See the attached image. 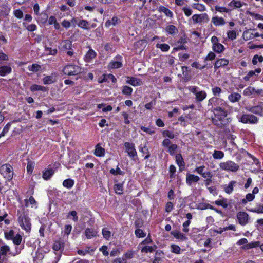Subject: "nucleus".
<instances>
[{
    "instance_id": "6e6552de",
    "label": "nucleus",
    "mask_w": 263,
    "mask_h": 263,
    "mask_svg": "<svg viewBox=\"0 0 263 263\" xmlns=\"http://www.w3.org/2000/svg\"><path fill=\"white\" fill-rule=\"evenodd\" d=\"M124 146L125 147V152L132 160H136L138 159L137 152L134 143L126 142L124 143Z\"/></svg>"
},
{
    "instance_id": "6e6d98bb",
    "label": "nucleus",
    "mask_w": 263,
    "mask_h": 263,
    "mask_svg": "<svg viewBox=\"0 0 263 263\" xmlns=\"http://www.w3.org/2000/svg\"><path fill=\"white\" fill-rule=\"evenodd\" d=\"M30 90L32 91H39V90H41L42 91H46V88L44 86L34 84V85H32L30 87Z\"/></svg>"
},
{
    "instance_id": "ddd939ff",
    "label": "nucleus",
    "mask_w": 263,
    "mask_h": 263,
    "mask_svg": "<svg viewBox=\"0 0 263 263\" xmlns=\"http://www.w3.org/2000/svg\"><path fill=\"white\" fill-rule=\"evenodd\" d=\"M175 161L179 167V171L182 172L185 169V164L181 153L177 154L175 155Z\"/></svg>"
},
{
    "instance_id": "58836bf2",
    "label": "nucleus",
    "mask_w": 263,
    "mask_h": 263,
    "mask_svg": "<svg viewBox=\"0 0 263 263\" xmlns=\"http://www.w3.org/2000/svg\"><path fill=\"white\" fill-rule=\"evenodd\" d=\"M89 22L87 20H80L78 23V26L79 27H80V28H81L83 29H85V30L89 29Z\"/></svg>"
},
{
    "instance_id": "39448f33",
    "label": "nucleus",
    "mask_w": 263,
    "mask_h": 263,
    "mask_svg": "<svg viewBox=\"0 0 263 263\" xmlns=\"http://www.w3.org/2000/svg\"><path fill=\"white\" fill-rule=\"evenodd\" d=\"M219 166L222 170L228 172H236L239 169V165L231 160L220 163Z\"/></svg>"
},
{
    "instance_id": "423d86ee",
    "label": "nucleus",
    "mask_w": 263,
    "mask_h": 263,
    "mask_svg": "<svg viewBox=\"0 0 263 263\" xmlns=\"http://www.w3.org/2000/svg\"><path fill=\"white\" fill-rule=\"evenodd\" d=\"M0 174L8 180H11L13 176V170L9 164H5L0 167Z\"/></svg>"
},
{
    "instance_id": "20e7f679",
    "label": "nucleus",
    "mask_w": 263,
    "mask_h": 263,
    "mask_svg": "<svg viewBox=\"0 0 263 263\" xmlns=\"http://www.w3.org/2000/svg\"><path fill=\"white\" fill-rule=\"evenodd\" d=\"M189 91L195 95L196 101L200 102L203 101L207 96L204 90H199V88L197 86H190L189 87Z\"/></svg>"
},
{
    "instance_id": "f3484780",
    "label": "nucleus",
    "mask_w": 263,
    "mask_h": 263,
    "mask_svg": "<svg viewBox=\"0 0 263 263\" xmlns=\"http://www.w3.org/2000/svg\"><path fill=\"white\" fill-rule=\"evenodd\" d=\"M127 80H126V83L132 85L133 86L136 87L142 84L141 80L140 79L131 76L127 77Z\"/></svg>"
},
{
    "instance_id": "864d4df0",
    "label": "nucleus",
    "mask_w": 263,
    "mask_h": 263,
    "mask_svg": "<svg viewBox=\"0 0 263 263\" xmlns=\"http://www.w3.org/2000/svg\"><path fill=\"white\" fill-rule=\"evenodd\" d=\"M102 234L103 235V237L107 240H109L110 239L111 237V232L107 230V228H104L102 230Z\"/></svg>"
},
{
    "instance_id": "09e8293b",
    "label": "nucleus",
    "mask_w": 263,
    "mask_h": 263,
    "mask_svg": "<svg viewBox=\"0 0 263 263\" xmlns=\"http://www.w3.org/2000/svg\"><path fill=\"white\" fill-rule=\"evenodd\" d=\"M64 243L60 240L55 241L53 246V249L55 251L60 250L61 249H64Z\"/></svg>"
},
{
    "instance_id": "0eeeda50",
    "label": "nucleus",
    "mask_w": 263,
    "mask_h": 263,
    "mask_svg": "<svg viewBox=\"0 0 263 263\" xmlns=\"http://www.w3.org/2000/svg\"><path fill=\"white\" fill-rule=\"evenodd\" d=\"M238 121L243 124H255L258 122L259 119L253 114H243L239 119Z\"/></svg>"
},
{
    "instance_id": "680f3d73",
    "label": "nucleus",
    "mask_w": 263,
    "mask_h": 263,
    "mask_svg": "<svg viewBox=\"0 0 263 263\" xmlns=\"http://www.w3.org/2000/svg\"><path fill=\"white\" fill-rule=\"evenodd\" d=\"M171 248L172 252L177 254L181 253V248L178 245L172 244L171 246Z\"/></svg>"
},
{
    "instance_id": "f8f14e48",
    "label": "nucleus",
    "mask_w": 263,
    "mask_h": 263,
    "mask_svg": "<svg viewBox=\"0 0 263 263\" xmlns=\"http://www.w3.org/2000/svg\"><path fill=\"white\" fill-rule=\"evenodd\" d=\"M200 180V177L194 174L187 173L186 175V183L189 186H191L193 183H197Z\"/></svg>"
},
{
    "instance_id": "a18cd8bd",
    "label": "nucleus",
    "mask_w": 263,
    "mask_h": 263,
    "mask_svg": "<svg viewBox=\"0 0 263 263\" xmlns=\"http://www.w3.org/2000/svg\"><path fill=\"white\" fill-rule=\"evenodd\" d=\"M133 89L132 87L125 85L123 86L122 89V94L126 96H130L133 92Z\"/></svg>"
},
{
    "instance_id": "473e14b6",
    "label": "nucleus",
    "mask_w": 263,
    "mask_h": 263,
    "mask_svg": "<svg viewBox=\"0 0 263 263\" xmlns=\"http://www.w3.org/2000/svg\"><path fill=\"white\" fill-rule=\"evenodd\" d=\"M255 88L254 87L249 86L244 89L243 94L245 96H253V97H255Z\"/></svg>"
},
{
    "instance_id": "0e129e2a",
    "label": "nucleus",
    "mask_w": 263,
    "mask_h": 263,
    "mask_svg": "<svg viewBox=\"0 0 263 263\" xmlns=\"http://www.w3.org/2000/svg\"><path fill=\"white\" fill-rule=\"evenodd\" d=\"M22 239V236L19 234H17L15 236H14V237H13L12 240L13 241L14 244L16 245H19L21 243Z\"/></svg>"
},
{
    "instance_id": "de8ad7c7",
    "label": "nucleus",
    "mask_w": 263,
    "mask_h": 263,
    "mask_svg": "<svg viewBox=\"0 0 263 263\" xmlns=\"http://www.w3.org/2000/svg\"><path fill=\"white\" fill-rule=\"evenodd\" d=\"M197 209L198 210H204L206 209H213V206L211 205L209 203L202 202L199 204Z\"/></svg>"
},
{
    "instance_id": "bb28decb",
    "label": "nucleus",
    "mask_w": 263,
    "mask_h": 263,
    "mask_svg": "<svg viewBox=\"0 0 263 263\" xmlns=\"http://www.w3.org/2000/svg\"><path fill=\"white\" fill-rule=\"evenodd\" d=\"M212 23L215 26H219L224 25L226 22L222 17L214 16L212 18Z\"/></svg>"
},
{
    "instance_id": "e2e57ef3",
    "label": "nucleus",
    "mask_w": 263,
    "mask_h": 263,
    "mask_svg": "<svg viewBox=\"0 0 263 263\" xmlns=\"http://www.w3.org/2000/svg\"><path fill=\"white\" fill-rule=\"evenodd\" d=\"M176 171V168L175 166L173 164H171L169 166V175L171 179L175 178V174Z\"/></svg>"
},
{
    "instance_id": "4d7b16f0",
    "label": "nucleus",
    "mask_w": 263,
    "mask_h": 263,
    "mask_svg": "<svg viewBox=\"0 0 263 263\" xmlns=\"http://www.w3.org/2000/svg\"><path fill=\"white\" fill-rule=\"evenodd\" d=\"M156 47L160 48L162 51L166 52L169 50L170 47L167 44H157Z\"/></svg>"
},
{
    "instance_id": "603ef678",
    "label": "nucleus",
    "mask_w": 263,
    "mask_h": 263,
    "mask_svg": "<svg viewBox=\"0 0 263 263\" xmlns=\"http://www.w3.org/2000/svg\"><path fill=\"white\" fill-rule=\"evenodd\" d=\"M135 234L137 238H144L146 236V234L141 229H136L135 230Z\"/></svg>"
},
{
    "instance_id": "49530a36",
    "label": "nucleus",
    "mask_w": 263,
    "mask_h": 263,
    "mask_svg": "<svg viewBox=\"0 0 263 263\" xmlns=\"http://www.w3.org/2000/svg\"><path fill=\"white\" fill-rule=\"evenodd\" d=\"M71 217H72V219L74 222H78V216L76 211H70L67 214V218H71Z\"/></svg>"
},
{
    "instance_id": "b1692460",
    "label": "nucleus",
    "mask_w": 263,
    "mask_h": 263,
    "mask_svg": "<svg viewBox=\"0 0 263 263\" xmlns=\"http://www.w3.org/2000/svg\"><path fill=\"white\" fill-rule=\"evenodd\" d=\"M207 17V14L206 13H204L202 14H194L192 16V18L195 23H200Z\"/></svg>"
},
{
    "instance_id": "72a5a7b5",
    "label": "nucleus",
    "mask_w": 263,
    "mask_h": 263,
    "mask_svg": "<svg viewBox=\"0 0 263 263\" xmlns=\"http://www.w3.org/2000/svg\"><path fill=\"white\" fill-rule=\"evenodd\" d=\"M236 181H231L229 182V184H228V185H226L224 187V192L227 193V194H231L233 191V190H234V186L235 185V184H236Z\"/></svg>"
},
{
    "instance_id": "393cba45",
    "label": "nucleus",
    "mask_w": 263,
    "mask_h": 263,
    "mask_svg": "<svg viewBox=\"0 0 263 263\" xmlns=\"http://www.w3.org/2000/svg\"><path fill=\"white\" fill-rule=\"evenodd\" d=\"M241 98L240 94L237 92H233L228 96V100L231 103L238 102Z\"/></svg>"
},
{
    "instance_id": "8fccbe9b",
    "label": "nucleus",
    "mask_w": 263,
    "mask_h": 263,
    "mask_svg": "<svg viewBox=\"0 0 263 263\" xmlns=\"http://www.w3.org/2000/svg\"><path fill=\"white\" fill-rule=\"evenodd\" d=\"M215 9L216 11L220 13H230L231 11L230 9L223 6H215Z\"/></svg>"
},
{
    "instance_id": "338daca9",
    "label": "nucleus",
    "mask_w": 263,
    "mask_h": 263,
    "mask_svg": "<svg viewBox=\"0 0 263 263\" xmlns=\"http://www.w3.org/2000/svg\"><path fill=\"white\" fill-rule=\"evenodd\" d=\"M227 37L228 39L233 41L236 39L237 37V33L236 31L235 30H231L227 32Z\"/></svg>"
},
{
    "instance_id": "c756f323",
    "label": "nucleus",
    "mask_w": 263,
    "mask_h": 263,
    "mask_svg": "<svg viewBox=\"0 0 263 263\" xmlns=\"http://www.w3.org/2000/svg\"><path fill=\"white\" fill-rule=\"evenodd\" d=\"M254 31V29H249L245 30L243 33L244 39H245L246 40H249L254 38V36H253V32Z\"/></svg>"
},
{
    "instance_id": "6ab92c4d",
    "label": "nucleus",
    "mask_w": 263,
    "mask_h": 263,
    "mask_svg": "<svg viewBox=\"0 0 263 263\" xmlns=\"http://www.w3.org/2000/svg\"><path fill=\"white\" fill-rule=\"evenodd\" d=\"M105 149L101 146V144L100 143H98L95 146L94 155L97 157H102L105 155Z\"/></svg>"
},
{
    "instance_id": "c9c22d12",
    "label": "nucleus",
    "mask_w": 263,
    "mask_h": 263,
    "mask_svg": "<svg viewBox=\"0 0 263 263\" xmlns=\"http://www.w3.org/2000/svg\"><path fill=\"white\" fill-rule=\"evenodd\" d=\"M260 246L259 241H254L249 243H247L246 245L242 247V248L245 250H249L254 248H257Z\"/></svg>"
},
{
    "instance_id": "4c0bfd02",
    "label": "nucleus",
    "mask_w": 263,
    "mask_h": 263,
    "mask_svg": "<svg viewBox=\"0 0 263 263\" xmlns=\"http://www.w3.org/2000/svg\"><path fill=\"white\" fill-rule=\"evenodd\" d=\"M213 203L218 206H221L224 209H226L228 206V204L227 203V199L223 198L221 200H217L215 201Z\"/></svg>"
},
{
    "instance_id": "bf43d9fd",
    "label": "nucleus",
    "mask_w": 263,
    "mask_h": 263,
    "mask_svg": "<svg viewBox=\"0 0 263 263\" xmlns=\"http://www.w3.org/2000/svg\"><path fill=\"white\" fill-rule=\"evenodd\" d=\"M41 68V66L37 64H33L31 66H28V69L29 71L32 72H37Z\"/></svg>"
},
{
    "instance_id": "774afa93",
    "label": "nucleus",
    "mask_w": 263,
    "mask_h": 263,
    "mask_svg": "<svg viewBox=\"0 0 263 263\" xmlns=\"http://www.w3.org/2000/svg\"><path fill=\"white\" fill-rule=\"evenodd\" d=\"M135 227L136 229H141L144 225V221L141 218H138L135 221Z\"/></svg>"
},
{
    "instance_id": "2f4dec72",
    "label": "nucleus",
    "mask_w": 263,
    "mask_h": 263,
    "mask_svg": "<svg viewBox=\"0 0 263 263\" xmlns=\"http://www.w3.org/2000/svg\"><path fill=\"white\" fill-rule=\"evenodd\" d=\"M120 22V21L117 16H114L111 20H107L105 23L106 27H109L111 25L115 26L116 24Z\"/></svg>"
},
{
    "instance_id": "69168bd1",
    "label": "nucleus",
    "mask_w": 263,
    "mask_h": 263,
    "mask_svg": "<svg viewBox=\"0 0 263 263\" xmlns=\"http://www.w3.org/2000/svg\"><path fill=\"white\" fill-rule=\"evenodd\" d=\"M212 92L214 96L219 97L222 92V90L220 87L216 86L212 88Z\"/></svg>"
},
{
    "instance_id": "f704fd0d",
    "label": "nucleus",
    "mask_w": 263,
    "mask_h": 263,
    "mask_svg": "<svg viewBox=\"0 0 263 263\" xmlns=\"http://www.w3.org/2000/svg\"><path fill=\"white\" fill-rule=\"evenodd\" d=\"M165 30L167 33L172 35H174L178 31L177 28L173 25L167 26L165 28Z\"/></svg>"
},
{
    "instance_id": "c85d7f7f",
    "label": "nucleus",
    "mask_w": 263,
    "mask_h": 263,
    "mask_svg": "<svg viewBox=\"0 0 263 263\" xmlns=\"http://www.w3.org/2000/svg\"><path fill=\"white\" fill-rule=\"evenodd\" d=\"M96 248H93L90 246H87L84 250L81 249L78 250L77 251V253L80 255L84 256L87 253L94 252Z\"/></svg>"
},
{
    "instance_id": "412c9836",
    "label": "nucleus",
    "mask_w": 263,
    "mask_h": 263,
    "mask_svg": "<svg viewBox=\"0 0 263 263\" xmlns=\"http://www.w3.org/2000/svg\"><path fill=\"white\" fill-rule=\"evenodd\" d=\"M171 234L177 239H180L182 241L187 239V237L185 234L177 230L172 231Z\"/></svg>"
},
{
    "instance_id": "79ce46f5",
    "label": "nucleus",
    "mask_w": 263,
    "mask_h": 263,
    "mask_svg": "<svg viewBox=\"0 0 263 263\" xmlns=\"http://www.w3.org/2000/svg\"><path fill=\"white\" fill-rule=\"evenodd\" d=\"M212 156L215 159H221L224 156V154L222 151L214 150Z\"/></svg>"
},
{
    "instance_id": "a19ab883",
    "label": "nucleus",
    "mask_w": 263,
    "mask_h": 263,
    "mask_svg": "<svg viewBox=\"0 0 263 263\" xmlns=\"http://www.w3.org/2000/svg\"><path fill=\"white\" fill-rule=\"evenodd\" d=\"M250 211L253 213H257V214H262L263 213V204H257L256 206L253 209L250 210Z\"/></svg>"
},
{
    "instance_id": "a878e982",
    "label": "nucleus",
    "mask_w": 263,
    "mask_h": 263,
    "mask_svg": "<svg viewBox=\"0 0 263 263\" xmlns=\"http://www.w3.org/2000/svg\"><path fill=\"white\" fill-rule=\"evenodd\" d=\"M12 71L10 66L7 65L0 66V76L4 77L10 74Z\"/></svg>"
},
{
    "instance_id": "052dcab7",
    "label": "nucleus",
    "mask_w": 263,
    "mask_h": 263,
    "mask_svg": "<svg viewBox=\"0 0 263 263\" xmlns=\"http://www.w3.org/2000/svg\"><path fill=\"white\" fill-rule=\"evenodd\" d=\"M193 8L200 11H204L206 9L205 6L203 4L200 3L193 4Z\"/></svg>"
},
{
    "instance_id": "e433bc0d",
    "label": "nucleus",
    "mask_w": 263,
    "mask_h": 263,
    "mask_svg": "<svg viewBox=\"0 0 263 263\" xmlns=\"http://www.w3.org/2000/svg\"><path fill=\"white\" fill-rule=\"evenodd\" d=\"M212 49L214 52L220 53L224 51L225 48L222 44L219 43L215 45H212Z\"/></svg>"
},
{
    "instance_id": "1a4fd4ad",
    "label": "nucleus",
    "mask_w": 263,
    "mask_h": 263,
    "mask_svg": "<svg viewBox=\"0 0 263 263\" xmlns=\"http://www.w3.org/2000/svg\"><path fill=\"white\" fill-rule=\"evenodd\" d=\"M162 145L168 149L167 152L171 156H174L178 148V145L171 143V140L168 138H165L162 143Z\"/></svg>"
},
{
    "instance_id": "dca6fc26",
    "label": "nucleus",
    "mask_w": 263,
    "mask_h": 263,
    "mask_svg": "<svg viewBox=\"0 0 263 263\" xmlns=\"http://www.w3.org/2000/svg\"><path fill=\"white\" fill-rule=\"evenodd\" d=\"M89 47V49L84 57V60L86 62L88 63L91 62L92 59H95L97 56L96 52L94 51L90 47Z\"/></svg>"
},
{
    "instance_id": "ea45409f",
    "label": "nucleus",
    "mask_w": 263,
    "mask_h": 263,
    "mask_svg": "<svg viewBox=\"0 0 263 263\" xmlns=\"http://www.w3.org/2000/svg\"><path fill=\"white\" fill-rule=\"evenodd\" d=\"M139 151L143 155H145V156L144 157V159L146 160L150 157V156H151L150 153L149 152L148 148L147 147V146L146 145L144 146L143 147H142L141 146H140Z\"/></svg>"
},
{
    "instance_id": "3c124183",
    "label": "nucleus",
    "mask_w": 263,
    "mask_h": 263,
    "mask_svg": "<svg viewBox=\"0 0 263 263\" xmlns=\"http://www.w3.org/2000/svg\"><path fill=\"white\" fill-rule=\"evenodd\" d=\"M109 173L113 175H117L118 174L124 175L125 172L121 170V169L117 166L116 169L111 168L109 171Z\"/></svg>"
},
{
    "instance_id": "4be33fe9",
    "label": "nucleus",
    "mask_w": 263,
    "mask_h": 263,
    "mask_svg": "<svg viewBox=\"0 0 263 263\" xmlns=\"http://www.w3.org/2000/svg\"><path fill=\"white\" fill-rule=\"evenodd\" d=\"M158 10L160 12L164 13L165 15L167 17L170 18H172L173 17V12L168 8L163 5H160L158 7Z\"/></svg>"
},
{
    "instance_id": "c03bdc74",
    "label": "nucleus",
    "mask_w": 263,
    "mask_h": 263,
    "mask_svg": "<svg viewBox=\"0 0 263 263\" xmlns=\"http://www.w3.org/2000/svg\"><path fill=\"white\" fill-rule=\"evenodd\" d=\"M162 136L168 139H173L175 138V134L173 131L167 129L164 130L162 133Z\"/></svg>"
},
{
    "instance_id": "7ed1b4c3",
    "label": "nucleus",
    "mask_w": 263,
    "mask_h": 263,
    "mask_svg": "<svg viewBox=\"0 0 263 263\" xmlns=\"http://www.w3.org/2000/svg\"><path fill=\"white\" fill-rule=\"evenodd\" d=\"M67 75L68 76H72L74 77L71 79L77 80L80 77L79 74L83 72V69L78 65L67 64Z\"/></svg>"
},
{
    "instance_id": "13d9d810",
    "label": "nucleus",
    "mask_w": 263,
    "mask_h": 263,
    "mask_svg": "<svg viewBox=\"0 0 263 263\" xmlns=\"http://www.w3.org/2000/svg\"><path fill=\"white\" fill-rule=\"evenodd\" d=\"M259 62L261 63L263 62V56L262 55H258V54H255L252 60V64L254 65H255L257 64V62Z\"/></svg>"
},
{
    "instance_id": "f257e3e1",
    "label": "nucleus",
    "mask_w": 263,
    "mask_h": 263,
    "mask_svg": "<svg viewBox=\"0 0 263 263\" xmlns=\"http://www.w3.org/2000/svg\"><path fill=\"white\" fill-rule=\"evenodd\" d=\"M208 105H211V111L214 117L212 118V123L219 128L225 129L232 121L229 117L232 107L223 100L213 97L209 100Z\"/></svg>"
},
{
    "instance_id": "5701e85b",
    "label": "nucleus",
    "mask_w": 263,
    "mask_h": 263,
    "mask_svg": "<svg viewBox=\"0 0 263 263\" xmlns=\"http://www.w3.org/2000/svg\"><path fill=\"white\" fill-rule=\"evenodd\" d=\"M164 253L162 251L157 250L155 253L154 260L152 263H162V258H163Z\"/></svg>"
},
{
    "instance_id": "cd10ccee",
    "label": "nucleus",
    "mask_w": 263,
    "mask_h": 263,
    "mask_svg": "<svg viewBox=\"0 0 263 263\" xmlns=\"http://www.w3.org/2000/svg\"><path fill=\"white\" fill-rule=\"evenodd\" d=\"M54 173V170L50 167L47 168L43 174V178L44 180L49 179Z\"/></svg>"
},
{
    "instance_id": "a211bd4d",
    "label": "nucleus",
    "mask_w": 263,
    "mask_h": 263,
    "mask_svg": "<svg viewBox=\"0 0 263 263\" xmlns=\"http://www.w3.org/2000/svg\"><path fill=\"white\" fill-rule=\"evenodd\" d=\"M248 111L259 116H263V107L260 105L250 107Z\"/></svg>"
},
{
    "instance_id": "5fc2aeb1",
    "label": "nucleus",
    "mask_w": 263,
    "mask_h": 263,
    "mask_svg": "<svg viewBox=\"0 0 263 263\" xmlns=\"http://www.w3.org/2000/svg\"><path fill=\"white\" fill-rule=\"evenodd\" d=\"M55 81V79L53 75L46 76L43 79V83L44 84H50L53 83Z\"/></svg>"
},
{
    "instance_id": "f03ea898",
    "label": "nucleus",
    "mask_w": 263,
    "mask_h": 263,
    "mask_svg": "<svg viewBox=\"0 0 263 263\" xmlns=\"http://www.w3.org/2000/svg\"><path fill=\"white\" fill-rule=\"evenodd\" d=\"M18 222L20 227L27 232H30L31 229L30 219L24 212H17Z\"/></svg>"
},
{
    "instance_id": "9d476101",
    "label": "nucleus",
    "mask_w": 263,
    "mask_h": 263,
    "mask_svg": "<svg viewBox=\"0 0 263 263\" xmlns=\"http://www.w3.org/2000/svg\"><path fill=\"white\" fill-rule=\"evenodd\" d=\"M115 59L117 61L110 62L108 65V69H118L122 67V57L118 54L115 57Z\"/></svg>"
},
{
    "instance_id": "4468645a",
    "label": "nucleus",
    "mask_w": 263,
    "mask_h": 263,
    "mask_svg": "<svg viewBox=\"0 0 263 263\" xmlns=\"http://www.w3.org/2000/svg\"><path fill=\"white\" fill-rule=\"evenodd\" d=\"M115 184L114 185V190L115 193L117 195H121L123 194L124 192V182L122 181L121 183H118V180H114Z\"/></svg>"
},
{
    "instance_id": "aec40b11",
    "label": "nucleus",
    "mask_w": 263,
    "mask_h": 263,
    "mask_svg": "<svg viewBox=\"0 0 263 263\" xmlns=\"http://www.w3.org/2000/svg\"><path fill=\"white\" fill-rule=\"evenodd\" d=\"M85 235L87 239H90L97 236V231L93 228H87L85 230Z\"/></svg>"
},
{
    "instance_id": "37998d69",
    "label": "nucleus",
    "mask_w": 263,
    "mask_h": 263,
    "mask_svg": "<svg viewBox=\"0 0 263 263\" xmlns=\"http://www.w3.org/2000/svg\"><path fill=\"white\" fill-rule=\"evenodd\" d=\"M24 202L26 206H28L29 205H31L32 207L35 206L36 208V201L32 196L30 197L29 199H25Z\"/></svg>"
},
{
    "instance_id": "9b49d317",
    "label": "nucleus",
    "mask_w": 263,
    "mask_h": 263,
    "mask_svg": "<svg viewBox=\"0 0 263 263\" xmlns=\"http://www.w3.org/2000/svg\"><path fill=\"white\" fill-rule=\"evenodd\" d=\"M237 218L239 223L241 226H245L248 223L249 215L245 212H239L237 214Z\"/></svg>"
},
{
    "instance_id": "7c9ffc66",
    "label": "nucleus",
    "mask_w": 263,
    "mask_h": 263,
    "mask_svg": "<svg viewBox=\"0 0 263 263\" xmlns=\"http://www.w3.org/2000/svg\"><path fill=\"white\" fill-rule=\"evenodd\" d=\"M157 247L156 245H154L153 246H145L141 248V252L142 253H152L156 249Z\"/></svg>"
},
{
    "instance_id": "2eb2a0df",
    "label": "nucleus",
    "mask_w": 263,
    "mask_h": 263,
    "mask_svg": "<svg viewBox=\"0 0 263 263\" xmlns=\"http://www.w3.org/2000/svg\"><path fill=\"white\" fill-rule=\"evenodd\" d=\"M229 64V60L226 58H221L217 60L214 64L215 71L220 67L227 66Z\"/></svg>"
}]
</instances>
